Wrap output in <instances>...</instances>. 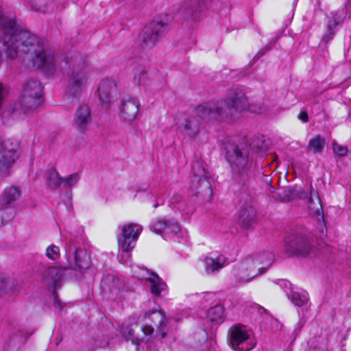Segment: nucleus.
I'll return each instance as SVG.
<instances>
[{
	"instance_id": "nucleus-1",
	"label": "nucleus",
	"mask_w": 351,
	"mask_h": 351,
	"mask_svg": "<svg viewBox=\"0 0 351 351\" xmlns=\"http://www.w3.org/2000/svg\"><path fill=\"white\" fill-rule=\"evenodd\" d=\"M0 30L8 56L12 59L21 57L27 66L32 64L48 74L55 73L57 68H63L64 63L67 66L68 93L76 99L80 95L88 79L86 61L80 53H71L64 60L56 58L45 40L20 29L14 16H1Z\"/></svg>"
},
{
	"instance_id": "nucleus-2",
	"label": "nucleus",
	"mask_w": 351,
	"mask_h": 351,
	"mask_svg": "<svg viewBox=\"0 0 351 351\" xmlns=\"http://www.w3.org/2000/svg\"><path fill=\"white\" fill-rule=\"evenodd\" d=\"M226 149V158L231 167L233 178L239 183H245L249 178L252 165L250 150L262 158L267 152V145L264 141L256 139L250 146L245 143H241Z\"/></svg>"
},
{
	"instance_id": "nucleus-3",
	"label": "nucleus",
	"mask_w": 351,
	"mask_h": 351,
	"mask_svg": "<svg viewBox=\"0 0 351 351\" xmlns=\"http://www.w3.org/2000/svg\"><path fill=\"white\" fill-rule=\"evenodd\" d=\"M273 262L274 254L264 252L244 259L233 269L232 274L239 282H247L265 273Z\"/></svg>"
},
{
	"instance_id": "nucleus-4",
	"label": "nucleus",
	"mask_w": 351,
	"mask_h": 351,
	"mask_svg": "<svg viewBox=\"0 0 351 351\" xmlns=\"http://www.w3.org/2000/svg\"><path fill=\"white\" fill-rule=\"evenodd\" d=\"M228 343L237 351H250L256 346L251 331L243 324H234L229 330Z\"/></svg>"
},
{
	"instance_id": "nucleus-5",
	"label": "nucleus",
	"mask_w": 351,
	"mask_h": 351,
	"mask_svg": "<svg viewBox=\"0 0 351 351\" xmlns=\"http://www.w3.org/2000/svg\"><path fill=\"white\" fill-rule=\"evenodd\" d=\"M246 110L249 108L247 97L241 90H232L226 99L217 100L199 106V110H222L223 108Z\"/></svg>"
},
{
	"instance_id": "nucleus-6",
	"label": "nucleus",
	"mask_w": 351,
	"mask_h": 351,
	"mask_svg": "<svg viewBox=\"0 0 351 351\" xmlns=\"http://www.w3.org/2000/svg\"><path fill=\"white\" fill-rule=\"evenodd\" d=\"M284 247L289 256L305 257L310 256L314 251L308 237L300 232L289 234L285 239Z\"/></svg>"
},
{
	"instance_id": "nucleus-7",
	"label": "nucleus",
	"mask_w": 351,
	"mask_h": 351,
	"mask_svg": "<svg viewBox=\"0 0 351 351\" xmlns=\"http://www.w3.org/2000/svg\"><path fill=\"white\" fill-rule=\"evenodd\" d=\"M43 86L40 82L36 80H29L23 86L21 98V108L34 110L41 106L43 102Z\"/></svg>"
},
{
	"instance_id": "nucleus-8",
	"label": "nucleus",
	"mask_w": 351,
	"mask_h": 351,
	"mask_svg": "<svg viewBox=\"0 0 351 351\" xmlns=\"http://www.w3.org/2000/svg\"><path fill=\"white\" fill-rule=\"evenodd\" d=\"M145 316L151 321L150 324H146L141 328L145 335L151 336L154 339H160L166 336L167 332V320L160 311L147 312Z\"/></svg>"
},
{
	"instance_id": "nucleus-9",
	"label": "nucleus",
	"mask_w": 351,
	"mask_h": 351,
	"mask_svg": "<svg viewBox=\"0 0 351 351\" xmlns=\"http://www.w3.org/2000/svg\"><path fill=\"white\" fill-rule=\"evenodd\" d=\"M192 185L198 193L210 195L212 193L209 173L205 169V164L201 160H197L192 164Z\"/></svg>"
},
{
	"instance_id": "nucleus-10",
	"label": "nucleus",
	"mask_w": 351,
	"mask_h": 351,
	"mask_svg": "<svg viewBox=\"0 0 351 351\" xmlns=\"http://www.w3.org/2000/svg\"><path fill=\"white\" fill-rule=\"evenodd\" d=\"M98 105L102 108L115 107V96L117 93V84L115 80L106 78L99 84L97 88Z\"/></svg>"
},
{
	"instance_id": "nucleus-11",
	"label": "nucleus",
	"mask_w": 351,
	"mask_h": 351,
	"mask_svg": "<svg viewBox=\"0 0 351 351\" xmlns=\"http://www.w3.org/2000/svg\"><path fill=\"white\" fill-rule=\"evenodd\" d=\"M169 23V16L165 20L154 21L147 24L143 29L141 38L142 42L149 47H153L162 37Z\"/></svg>"
},
{
	"instance_id": "nucleus-12",
	"label": "nucleus",
	"mask_w": 351,
	"mask_h": 351,
	"mask_svg": "<svg viewBox=\"0 0 351 351\" xmlns=\"http://www.w3.org/2000/svg\"><path fill=\"white\" fill-rule=\"evenodd\" d=\"M19 144L16 141L0 140V175L5 174L10 167L18 159Z\"/></svg>"
},
{
	"instance_id": "nucleus-13",
	"label": "nucleus",
	"mask_w": 351,
	"mask_h": 351,
	"mask_svg": "<svg viewBox=\"0 0 351 351\" xmlns=\"http://www.w3.org/2000/svg\"><path fill=\"white\" fill-rule=\"evenodd\" d=\"M142 230V226L137 223H128L123 226L121 232L122 238L119 239V246L128 256H129L128 253L134 247Z\"/></svg>"
},
{
	"instance_id": "nucleus-14",
	"label": "nucleus",
	"mask_w": 351,
	"mask_h": 351,
	"mask_svg": "<svg viewBox=\"0 0 351 351\" xmlns=\"http://www.w3.org/2000/svg\"><path fill=\"white\" fill-rule=\"evenodd\" d=\"M202 116L207 121H216L219 122L232 123L238 120L241 111H201Z\"/></svg>"
},
{
	"instance_id": "nucleus-15",
	"label": "nucleus",
	"mask_w": 351,
	"mask_h": 351,
	"mask_svg": "<svg viewBox=\"0 0 351 351\" xmlns=\"http://www.w3.org/2000/svg\"><path fill=\"white\" fill-rule=\"evenodd\" d=\"M102 283L103 289L104 290L107 289L112 297H122V291L125 290V285L119 278L108 275L104 278Z\"/></svg>"
},
{
	"instance_id": "nucleus-16",
	"label": "nucleus",
	"mask_w": 351,
	"mask_h": 351,
	"mask_svg": "<svg viewBox=\"0 0 351 351\" xmlns=\"http://www.w3.org/2000/svg\"><path fill=\"white\" fill-rule=\"evenodd\" d=\"M203 262L206 273L210 274L223 268L226 264V258L219 255L216 258L206 257Z\"/></svg>"
},
{
	"instance_id": "nucleus-17",
	"label": "nucleus",
	"mask_w": 351,
	"mask_h": 351,
	"mask_svg": "<svg viewBox=\"0 0 351 351\" xmlns=\"http://www.w3.org/2000/svg\"><path fill=\"white\" fill-rule=\"evenodd\" d=\"M152 229L157 233H177L180 226L174 221L159 220L152 225Z\"/></svg>"
},
{
	"instance_id": "nucleus-18",
	"label": "nucleus",
	"mask_w": 351,
	"mask_h": 351,
	"mask_svg": "<svg viewBox=\"0 0 351 351\" xmlns=\"http://www.w3.org/2000/svg\"><path fill=\"white\" fill-rule=\"evenodd\" d=\"M92 121L90 111H75L73 123L78 130L83 132L87 130Z\"/></svg>"
},
{
	"instance_id": "nucleus-19",
	"label": "nucleus",
	"mask_w": 351,
	"mask_h": 351,
	"mask_svg": "<svg viewBox=\"0 0 351 351\" xmlns=\"http://www.w3.org/2000/svg\"><path fill=\"white\" fill-rule=\"evenodd\" d=\"M239 221L246 228L250 227L254 221L256 210L254 207L247 206L241 209L239 212Z\"/></svg>"
},
{
	"instance_id": "nucleus-20",
	"label": "nucleus",
	"mask_w": 351,
	"mask_h": 351,
	"mask_svg": "<svg viewBox=\"0 0 351 351\" xmlns=\"http://www.w3.org/2000/svg\"><path fill=\"white\" fill-rule=\"evenodd\" d=\"M140 107L141 102L137 97L126 95L121 97L117 104H115L114 108H118L119 110H138Z\"/></svg>"
},
{
	"instance_id": "nucleus-21",
	"label": "nucleus",
	"mask_w": 351,
	"mask_h": 351,
	"mask_svg": "<svg viewBox=\"0 0 351 351\" xmlns=\"http://www.w3.org/2000/svg\"><path fill=\"white\" fill-rule=\"evenodd\" d=\"M67 270L66 267H49L44 272L43 278L49 283H56L62 279L64 272Z\"/></svg>"
},
{
	"instance_id": "nucleus-22",
	"label": "nucleus",
	"mask_w": 351,
	"mask_h": 351,
	"mask_svg": "<svg viewBox=\"0 0 351 351\" xmlns=\"http://www.w3.org/2000/svg\"><path fill=\"white\" fill-rule=\"evenodd\" d=\"M75 265L80 270L88 268L90 265V256L84 249L76 250L74 254Z\"/></svg>"
},
{
	"instance_id": "nucleus-23",
	"label": "nucleus",
	"mask_w": 351,
	"mask_h": 351,
	"mask_svg": "<svg viewBox=\"0 0 351 351\" xmlns=\"http://www.w3.org/2000/svg\"><path fill=\"white\" fill-rule=\"evenodd\" d=\"M325 145V138L320 135H317L309 141L306 151L307 152L320 154L323 152Z\"/></svg>"
},
{
	"instance_id": "nucleus-24",
	"label": "nucleus",
	"mask_w": 351,
	"mask_h": 351,
	"mask_svg": "<svg viewBox=\"0 0 351 351\" xmlns=\"http://www.w3.org/2000/svg\"><path fill=\"white\" fill-rule=\"evenodd\" d=\"M148 280L151 284V292L155 295H159L166 289V284L156 274H151Z\"/></svg>"
},
{
	"instance_id": "nucleus-25",
	"label": "nucleus",
	"mask_w": 351,
	"mask_h": 351,
	"mask_svg": "<svg viewBox=\"0 0 351 351\" xmlns=\"http://www.w3.org/2000/svg\"><path fill=\"white\" fill-rule=\"evenodd\" d=\"M19 196L20 191L17 188L9 186L1 194V200L3 204L7 205L16 201Z\"/></svg>"
},
{
	"instance_id": "nucleus-26",
	"label": "nucleus",
	"mask_w": 351,
	"mask_h": 351,
	"mask_svg": "<svg viewBox=\"0 0 351 351\" xmlns=\"http://www.w3.org/2000/svg\"><path fill=\"white\" fill-rule=\"evenodd\" d=\"M308 207L310 210L314 211L317 215H319V210H322L321 200L317 191L313 190L312 186H311Z\"/></svg>"
},
{
	"instance_id": "nucleus-27",
	"label": "nucleus",
	"mask_w": 351,
	"mask_h": 351,
	"mask_svg": "<svg viewBox=\"0 0 351 351\" xmlns=\"http://www.w3.org/2000/svg\"><path fill=\"white\" fill-rule=\"evenodd\" d=\"M207 317L212 322H222L223 317V308L221 305H216L208 311Z\"/></svg>"
},
{
	"instance_id": "nucleus-28",
	"label": "nucleus",
	"mask_w": 351,
	"mask_h": 351,
	"mask_svg": "<svg viewBox=\"0 0 351 351\" xmlns=\"http://www.w3.org/2000/svg\"><path fill=\"white\" fill-rule=\"evenodd\" d=\"M184 128L189 136L194 137L199 132V123L195 118H189L185 121Z\"/></svg>"
},
{
	"instance_id": "nucleus-29",
	"label": "nucleus",
	"mask_w": 351,
	"mask_h": 351,
	"mask_svg": "<svg viewBox=\"0 0 351 351\" xmlns=\"http://www.w3.org/2000/svg\"><path fill=\"white\" fill-rule=\"evenodd\" d=\"M48 182L49 186L55 189L62 186V177L55 169H51L48 173Z\"/></svg>"
},
{
	"instance_id": "nucleus-30",
	"label": "nucleus",
	"mask_w": 351,
	"mask_h": 351,
	"mask_svg": "<svg viewBox=\"0 0 351 351\" xmlns=\"http://www.w3.org/2000/svg\"><path fill=\"white\" fill-rule=\"evenodd\" d=\"M147 73L145 71V68L142 66H138L136 69V71L134 73V79L138 80L139 84H141L144 86H149L150 83L147 79Z\"/></svg>"
},
{
	"instance_id": "nucleus-31",
	"label": "nucleus",
	"mask_w": 351,
	"mask_h": 351,
	"mask_svg": "<svg viewBox=\"0 0 351 351\" xmlns=\"http://www.w3.org/2000/svg\"><path fill=\"white\" fill-rule=\"evenodd\" d=\"M289 298L291 299L292 302L298 306H303L308 300L306 293L300 294V293L295 291H292L291 294L289 295Z\"/></svg>"
},
{
	"instance_id": "nucleus-32",
	"label": "nucleus",
	"mask_w": 351,
	"mask_h": 351,
	"mask_svg": "<svg viewBox=\"0 0 351 351\" xmlns=\"http://www.w3.org/2000/svg\"><path fill=\"white\" fill-rule=\"evenodd\" d=\"M121 334L127 341H131L133 344H138L140 337L134 333V330L130 326L122 328Z\"/></svg>"
},
{
	"instance_id": "nucleus-33",
	"label": "nucleus",
	"mask_w": 351,
	"mask_h": 351,
	"mask_svg": "<svg viewBox=\"0 0 351 351\" xmlns=\"http://www.w3.org/2000/svg\"><path fill=\"white\" fill-rule=\"evenodd\" d=\"M137 111H119L118 117L121 121L130 123L137 117Z\"/></svg>"
},
{
	"instance_id": "nucleus-34",
	"label": "nucleus",
	"mask_w": 351,
	"mask_h": 351,
	"mask_svg": "<svg viewBox=\"0 0 351 351\" xmlns=\"http://www.w3.org/2000/svg\"><path fill=\"white\" fill-rule=\"evenodd\" d=\"M132 272L134 276H135L136 278L139 279H149V276L151 274H153L152 272H149L148 270L141 268L138 266H134L132 267Z\"/></svg>"
},
{
	"instance_id": "nucleus-35",
	"label": "nucleus",
	"mask_w": 351,
	"mask_h": 351,
	"mask_svg": "<svg viewBox=\"0 0 351 351\" xmlns=\"http://www.w3.org/2000/svg\"><path fill=\"white\" fill-rule=\"evenodd\" d=\"M0 117L2 119L3 124L9 125L11 123L10 119H14L17 116L19 111H0Z\"/></svg>"
},
{
	"instance_id": "nucleus-36",
	"label": "nucleus",
	"mask_w": 351,
	"mask_h": 351,
	"mask_svg": "<svg viewBox=\"0 0 351 351\" xmlns=\"http://www.w3.org/2000/svg\"><path fill=\"white\" fill-rule=\"evenodd\" d=\"M80 180L78 173H73L66 178H62V186L64 187H71Z\"/></svg>"
},
{
	"instance_id": "nucleus-37",
	"label": "nucleus",
	"mask_w": 351,
	"mask_h": 351,
	"mask_svg": "<svg viewBox=\"0 0 351 351\" xmlns=\"http://www.w3.org/2000/svg\"><path fill=\"white\" fill-rule=\"evenodd\" d=\"M60 249L55 245H51L47 248L46 256L53 261L57 260L60 257Z\"/></svg>"
},
{
	"instance_id": "nucleus-38",
	"label": "nucleus",
	"mask_w": 351,
	"mask_h": 351,
	"mask_svg": "<svg viewBox=\"0 0 351 351\" xmlns=\"http://www.w3.org/2000/svg\"><path fill=\"white\" fill-rule=\"evenodd\" d=\"M32 6L35 10L43 12L49 11V5L45 2V0H34Z\"/></svg>"
},
{
	"instance_id": "nucleus-39",
	"label": "nucleus",
	"mask_w": 351,
	"mask_h": 351,
	"mask_svg": "<svg viewBox=\"0 0 351 351\" xmlns=\"http://www.w3.org/2000/svg\"><path fill=\"white\" fill-rule=\"evenodd\" d=\"M333 151L339 156H345L347 155L348 149L346 146L339 145L337 143H333Z\"/></svg>"
},
{
	"instance_id": "nucleus-40",
	"label": "nucleus",
	"mask_w": 351,
	"mask_h": 351,
	"mask_svg": "<svg viewBox=\"0 0 351 351\" xmlns=\"http://www.w3.org/2000/svg\"><path fill=\"white\" fill-rule=\"evenodd\" d=\"M339 24V22L337 21L336 19L335 16L332 17V19L330 20L328 23V32H329V35H331L328 39L327 40V41L329 40V39H331L332 38V36L334 34V28L336 27L337 25Z\"/></svg>"
},
{
	"instance_id": "nucleus-41",
	"label": "nucleus",
	"mask_w": 351,
	"mask_h": 351,
	"mask_svg": "<svg viewBox=\"0 0 351 351\" xmlns=\"http://www.w3.org/2000/svg\"><path fill=\"white\" fill-rule=\"evenodd\" d=\"M298 117L304 123L307 122L308 120V116L306 111H301Z\"/></svg>"
},
{
	"instance_id": "nucleus-42",
	"label": "nucleus",
	"mask_w": 351,
	"mask_h": 351,
	"mask_svg": "<svg viewBox=\"0 0 351 351\" xmlns=\"http://www.w3.org/2000/svg\"><path fill=\"white\" fill-rule=\"evenodd\" d=\"M53 304L56 306H58L60 308H62V306L60 304V300L58 299V296L57 295H55L54 296V298H53Z\"/></svg>"
},
{
	"instance_id": "nucleus-43",
	"label": "nucleus",
	"mask_w": 351,
	"mask_h": 351,
	"mask_svg": "<svg viewBox=\"0 0 351 351\" xmlns=\"http://www.w3.org/2000/svg\"><path fill=\"white\" fill-rule=\"evenodd\" d=\"M298 197L300 198H306L307 197V193L304 191H300L298 193Z\"/></svg>"
},
{
	"instance_id": "nucleus-44",
	"label": "nucleus",
	"mask_w": 351,
	"mask_h": 351,
	"mask_svg": "<svg viewBox=\"0 0 351 351\" xmlns=\"http://www.w3.org/2000/svg\"><path fill=\"white\" fill-rule=\"evenodd\" d=\"M284 286H285V287H289L290 289H291V286H292V285H291V283L290 282H289V281H284Z\"/></svg>"
},
{
	"instance_id": "nucleus-45",
	"label": "nucleus",
	"mask_w": 351,
	"mask_h": 351,
	"mask_svg": "<svg viewBox=\"0 0 351 351\" xmlns=\"http://www.w3.org/2000/svg\"><path fill=\"white\" fill-rule=\"evenodd\" d=\"M2 223H3V220H2L1 216L0 215V226H1Z\"/></svg>"
},
{
	"instance_id": "nucleus-46",
	"label": "nucleus",
	"mask_w": 351,
	"mask_h": 351,
	"mask_svg": "<svg viewBox=\"0 0 351 351\" xmlns=\"http://www.w3.org/2000/svg\"><path fill=\"white\" fill-rule=\"evenodd\" d=\"M196 7V2L193 3V8Z\"/></svg>"
},
{
	"instance_id": "nucleus-47",
	"label": "nucleus",
	"mask_w": 351,
	"mask_h": 351,
	"mask_svg": "<svg viewBox=\"0 0 351 351\" xmlns=\"http://www.w3.org/2000/svg\"><path fill=\"white\" fill-rule=\"evenodd\" d=\"M180 196H178V197H176V201H178V200L180 199Z\"/></svg>"
},
{
	"instance_id": "nucleus-48",
	"label": "nucleus",
	"mask_w": 351,
	"mask_h": 351,
	"mask_svg": "<svg viewBox=\"0 0 351 351\" xmlns=\"http://www.w3.org/2000/svg\"><path fill=\"white\" fill-rule=\"evenodd\" d=\"M157 206H158L157 204L154 205V208H156Z\"/></svg>"
}]
</instances>
